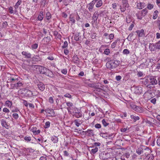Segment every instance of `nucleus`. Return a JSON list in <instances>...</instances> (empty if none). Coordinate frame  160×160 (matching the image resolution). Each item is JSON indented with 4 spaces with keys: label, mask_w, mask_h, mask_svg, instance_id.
<instances>
[{
    "label": "nucleus",
    "mask_w": 160,
    "mask_h": 160,
    "mask_svg": "<svg viewBox=\"0 0 160 160\" xmlns=\"http://www.w3.org/2000/svg\"><path fill=\"white\" fill-rule=\"evenodd\" d=\"M142 79V84L150 88H152L151 85H154L158 83L156 79L152 76L145 77Z\"/></svg>",
    "instance_id": "obj_1"
},
{
    "label": "nucleus",
    "mask_w": 160,
    "mask_h": 160,
    "mask_svg": "<svg viewBox=\"0 0 160 160\" xmlns=\"http://www.w3.org/2000/svg\"><path fill=\"white\" fill-rule=\"evenodd\" d=\"M120 63V61L112 60L108 62L106 64V66L108 68L111 69L117 67Z\"/></svg>",
    "instance_id": "obj_2"
},
{
    "label": "nucleus",
    "mask_w": 160,
    "mask_h": 160,
    "mask_svg": "<svg viewBox=\"0 0 160 160\" xmlns=\"http://www.w3.org/2000/svg\"><path fill=\"white\" fill-rule=\"evenodd\" d=\"M153 91L149 89L146 91L143 94L144 98H152L153 96Z\"/></svg>",
    "instance_id": "obj_3"
},
{
    "label": "nucleus",
    "mask_w": 160,
    "mask_h": 160,
    "mask_svg": "<svg viewBox=\"0 0 160 160\" xmlns=\"http://www.w3.org/2000/svg\"><path fill=\"white\" fill-rule=\"evenodd\" d=\"M90 86L95 88V90L94 91H95L96 92H100L102 90V89L101 88H103V87L101 85H100V87H99V86H98L96 84H91Z\"/></svg>",
    "instance_id": "obj_4"
},
{
    "label": "nucleus",
    "mask_w": 160,
    "mask_h": 160,
    "mask_svg": "<svg viewBox=\"0 0 160 160\" xmlns=\"http://www.w3.org/2000/svg\"><path fill=\"white\" fill-rule=\"evenodd\" d=\"M45 111L49 114L48 116L49 117H53L55 116L54 112L53 109L48 108L46 109Z\"/></svg>",
    "instance_id": "obj_5"
},
{
    "label": "nucleus",
    "mask_w": 160,
    "mask_h": 160,
    "mask_svg": "<svg viewBox=\"0 0 160 160\" xmlns=\"http://www.w3.org/2000/svg\"><path fill=\"white\" fill-rule=\"evenodd\" d=\"M92 1L93 2L94 4L96 3L95 6L97 8L100 7L102 5V0H93Z\"/></svg>",
    "instance_id": "obj_6"
},
{
    "label": "nucleus",
    "mask_w": 160,
    "mask_h": 160,
    "mask_svg": "<svg viewBox=\"0 0 160 160\" xmlns=\"http://www.w3.org/2000/svg\"><path fill=\"white\" fill-rule=\"evenodd\" d=\"M142 88L139 86H136L134 88V92L137 94H140L142 92Z\"/></svg>",
    "instance_id": "obj_7"
},
{
    "label": "nucleus",
    "mask_w": 160,
    "mask_h": 160,
    "mask_svg": "<svg viewBox=\"0 0 160 160\" xmlns=\"http://www.w3.org/2000/svg\"><path fill=\"white\" fill-rule=\"evenodd\" d=\"M129 7V5L128 3H123L122 4V7L121 5L120 6V9L121 11L122 12H123L125 11L126 8H128Z\"/></svg>",
    "instance_id": "obj_8"
},
{
    "label": "nucleus",
    "mask_w": 160,
    "mask_h": 160,
    "mask_svg": "<svg viewBox=\"0 0 160 160\" xmlns=\"http://www.w3.org/2000/svg\"><path fill=\"white\" fill-rule=\"evenodd\" d=\"M37 86L39 89L42 91H43L45 89L44 85L42 82H39L37 83Z\"/></svg>",
    "instance_id": "obj_9"
},
{
    "label": "nucleus",
    "mask_w": 160,
    "mask_h": 160,
    "mask_svg": "<svg viewBox=\"0 0 160 160\" xmlns=\"http://www.w3.org/2000/svg\"><path fill=\"white\" fill-rule=\"evenodd\" d=\"M77 112H74L73 116L76 118H78L82 117V114L80 110L77 109Z\"/></svg>",
    "instance_id": "obj_10"
},
{
    "label": "nucleus",
    "mask_w": 160,
    "mask_h": 160,
    "mask_svg": "<svg viewBox=\"0 0 160 160\" xmlns=\"http://www.w3.org/2000/svg\"><path fill=\"white\" fill-rule=\"evenodd\" d=\"M1 124L2 127H4L8 129L9 128V126L6 121L3 119H2L0 120Z\"/></svg>",
    "instance_id": "obj_11"
},
{
    "label": "nucleus",
    "mask_w": 160,
    "mask_h": 160,
    "mask_svg": "<svg viewBox=\"0 0 160 160\" xmlns=\"http://www.w3.org/2000/svg\"><path fill=\"white\" fill-rule=\"evenodd\" d=\"M41 68H42L43 70L45 69L46 71L45 72H43L42 73H45V75L48 76L50 77H52V72L48 69L46 70V68L41 67Z\"/></svg>",
    "instance_id": "obj_12"
},
{
    "label": "nucleus",
    "mask_w": 160,
    "mask_h": 160,
    "mask_svg": "<svg viewBox=\"0 0 160 160\" xmlns=\"http://www.w3.org/2000/svg\"><path fill=\"white\" fill-rule=\"evenodd\" d=\"M85 133L87 136H88L89 137L94 135L93 131L92 129H88L87 131H85Z\"/></svg>",
    "instance_id": "obj_13"
},
{
    "label": "nucleus",
    "mask_w": 160,
    "mask_h": 160,
    "mask_svg": "<svg viewBox=\"0 0 160 160\" xmlns=\"http://www.w3.org/2000/svg\"><path fill=\"white\" fill-rule=\"evenodd\" d=\"M149 48L151 51H154L157 49L155 43H150L149 45Z\"/></svg>",
    "instance_id": "obj_14"
},
{
    "label": "nucleus",
    "mask_w": 160,
    "mask_h": 160,
    "mask_svg": "<svg viewBox=\"0 0 160 160\" xmlns=\"http://www.w3.org/2000/svg\"><path fill=\"white\" fill-rule=\"evenodd\" d=\"M139 37H142L144 35V31L143 29H141V30H137L136 31Z\"/></svg>",
    "instance_id": "obj_15"
},
{
    "label": "nucleus",
    "mask_w": 160,
    "mask_h": 160,
    "mask_svg": "<svg viewBox=\"0 0 160 160\" xmlns=\"http://www.w3.org/2000/svg\"><path fill=\"white\" fill-rule=\"evenodd\" d=\"M93 2L92 1L87 6V7L88 8L89 11L90 12L92 11V9L94 5Z\"/></svg>",
    "instance_id": "obj_16"
},
{
    "label": "nucleus",
    "mask_w": 160,
    "mask_h": 160,
    "mask_svg": "<svg viewBox=\"0 0 160 160\" xmlns=\"http://www.w3.org/2000/svg\"><path fill=\"white\" fill-rule=\"evenodd\" d=\"M22 54L25 56V57L28 58H30L31 57V54L27 52L23 51L22 52Z\"/></svg>",
    "instance_id": "obj_17"
},
{
    "label": "nucleus",
    "mask_w": 160,
    "mask_h": 160,
    "mask_svg": "<svg viewBox=\"0 0 160 160\" xmlns=\"http://www.w3.org/2000/svg\"><path fill=\"white\" fill-rule=\"evenodd\" d=\"M26 91L25 94L28 97H32L34 96V95H33V93L31 91L28 89H26Z\"/></svg>",
    "instance_id": "obj_18"
},
{
    "label": "nucleus",
    "mask_w": 160,
    "mask_h": 160,
    "mask_svg": "<svg viewBox=\"0 0 160 160\" xmlns=\"http://www.w3.org/2000/svg\"><path fill=\"white\" fill-rule=\"evenodd\" d=\"M74 122L75 123V125L77 127H79L82 123V122L81 120L79 119H77L75 120L74 121Z\"/></svg>",
    "instance_id": "obj_19"
},
{
    "label": "nucleus",
    "mask_w": 160,
    "mask_h": 160,
    "mask_svg": "<svg viewBox=\"0 0 160 160\" xmlns=\"http://www.w3.org/2000/svg\"><path fill=\"white\" fill-rule=\"evenodd\" d=\"M146 158L147 160H153L154 156L152 154H148L147 155Z\"/></svg>",
    "instance_id": "obj_20"
},
{
    "label": "nucleus",
    "mask_w": 160,
    "mask_h": 160,
    "mask_svg": "<svg viewBox=\"0 0 160 160\" xmlns=\"http://www.w3.org/2000/svg\"><path fill=\"white\" fill-rule=\"evenodd\" d=\"M44 17V13L43 12H40L38 17V20H42Z\"/></svg>",
    "instance_id": "obj_21"
},
{
    "label": "nucleus",
    "mask_w": 160,
    "mask_h": 160,
    "mask_svg": "<svg viewBox=\"0 0 160 160\" xmlns=\"http://www.w3.org/2000/svg\"><path fill=\"white\" fill-rule=\"evenodd\" d=\"M134 110L136 112L139 113L142 112L143 111V109L142 108L137 106L136 107Z\"/></svg>",
    "instance_id": "obj_22"
},
{
    "label": "nucleus",
    "mask_w": 160,
    "mask_h": 160,
    "mask_svg": "<svg viewBox=\"0 0 160 160\" xmlns=\"http://www.w3.org/2000/svg\"><path fill=\"white\" fill-rule=\"evenodd\" d=\"M137 6L139 9H141L145 7V3L143 2H140L138 3Z\"/></svg>",
    "instance_id": "obj_23"
},
{
    "label": "nucleus",
    "mask_w": 160,
    "mask_h": 160,
    "mask_svg": "<svg viewBox=\"0 0 160 160\" xmlns=\"http://www.w3.org/2000/svg\"><path fill=\"white\" fill-rule=\"evenodd\" d=\"M80 33H78L76 34L74 37L75 40L76 41H79L81 39V37L80 36Z\"/></svg>",
    "instance_id": "obj_24"
},
{
    "label": "nucleus",
    "mask_w": 160,
    "mask_h": 160,
    "mask_svg": "<svg viewBox=\"0 0 160 160\" xmlns=\"http://www.w3.org/2000/svg\"><path fill=\"white\" fill-rule=\"evenodd\" d=\"M16 88L18 89L19 88V87L22 86L23 84L20 81L18 82L17 83L15 84Z\"/></svg>",
    "instance_id": "obj_25"
},
{
    "label": "nucleus",
    "mask_w": 160,
    "mask_h": 160,
    "mask_svg": "<svg viewBox=\"0 0 160 160\" xmlns=\"http://www.w3.org/2000/svg\"><path fill=\"white\" fill-rule=\"evenodd\" d=\"M79 58L77 55H74L73 57V61L74 63H76L78 61Z\"/></svg>",
    "instance_id": "obj_26"
},
{
    "label": "nucleus",
    "mask_w": 160,
    "mask_h": 160,
    "mask_svg": "<svg viewBox=\"0 0 160 160\" xmlns=\"http://www.w3.org/2000/svg\"><path fill=\"white\" fill-rule=\"evenodd\" d=\"M100 136L106 138L107 137H110L107 133H101L100 134Z\"/></svg>",
    "instance_id": "obj_27"
},
{
    "label": "nucleus",
    "mask_w": 160,
    "mask_h": 160,
    "mask_svg": "<svg viewBox=\"0 0 160 160\" xmlns=\"http://www.w3.org/2000/svg\"><path fill=\"white\" fill-rule=\"evenodd\" d=\"M68 107L67 108V110L69 111V110L70 109V107H72L73 106V104L72 103L70 102H67L66 103Z\"/></svg>",
    "instance_id": "obj_28"
},
{
    "label": "nucleus",
    "mask_w": 160,
    "mask_h": 160,
    "mask_svg": "<svg viewBox=\"0 0 160 160\" xmlns=\"http://www.w3.org/2000/svg\"><path fill=\"white\" fill-rule=\"evenodd\" d=\"M131 118L132 119H133L134 121H136L139 119V117L133 115H131Z\"/></svg>",
    "instance_id": "obj_29"
},
{
    "label": "nucleus",
    "mask_w": 160,
    "mask_h": 160,
    "mask_svg": "<svg viewBox=\"0 0 160 160\" xmlns=\"http://www.w3.org/2000/svg\"><path fill=\"white\" fill-rule=\"evenodd\" d=\"M51 18V14L49 12L46 13V18L47 20H49Z\"/></svg>",
    "instance_id": "obj_30"
},
{
    "label": "nucleus",
    "mask_w": 160,
    "mask_h": 160,
    "mask_svg": "<svg viewBox=\"0 0 160 160\" xmlns=\"http://www.w3.org/2000/svg\"><path fill=\"white\" fill-rule=\"evenodd\" d=\"M158 12L157 10H155L153 13V16L152 18L154 19H155L157 18L158 17Z\"/></svg>",
    "instance_id": "obj_31"
},
{
    "label": "nucleus",
    "mask_w": 160,
    "mask_h": 160,
    "mask_svg": "<svg viewBox=\"0 0 160 160\" xmlns=\"http://www.w3.org/2000/svg\"><path fill=\"white\" fill-rule=\"evenodd\" d=\"M5 104L7 106L10 108L12 106V102L10 101L7 100L5 102Z\"/></svg>",
    "instance_id": "obj_32"
},
{
    "label": "nucleus",
    "mask_w": 160,
    "mask_h": 160,
    "mask_svg": "<svg viewBox=\"0 0 160 160\" xmlns=\"http://www.w3.org/2000/svg\"><path fill=\"white\" fill-rule=\"evenodd\" d=\"M119 41V40H116L115 42H113L111 45V47L112 48H115L116 45L117 43Z\"/></svg>",
    "instance_id": "obj_33"
},
{
    "label": "nucleus",
    "mask_w": 160,
    "mask_h": 160,
    "mask_svg": "<svg viewBox=\"0 0 160 160\" xmlns=\"http://www.w3.org/2000/svg\"><path fill=\"white\" fill-rule=\"evenodd\" d=\"M143 149L141 148H138L136 150L137 153L138 154H141L143 152Z\"/></svg>",
    "instance_id": "obj_34"
},
{
    "label": "nucleus",
    "mask_w": 160,
    "mask_h": 160,
    "mask_svg": "<svg viewBox=\"0 0 160 160\" xmlns=\"http://www.w3.org/2000/svg\"><path fill=\"white\" fill-rule=\"evenodd\" d=\"M51 140L54 143H56L58 142V138L57 137H54L51 138Z\"/></svg>",
    "instance_id": "obj_35"
},
{
    "label": "nucleus",
    "mask_w": 160,
    "mask_h": 160,
    "mask_svg": "<svg viewBox=\"0 0 160 160\" xmlns=\"http://www.w3.org/2000/svg\"><path fill=\"white\" fill-rule=\"evenodd\" d=\"M98 15L99 14L98 13V12H95L93 14V19L97 20L98 18Z\"/></svg>",
    "instance_id": "obj_36"
},
{
    "label": "nucleus",
    "mask_w": 160,
    "mask_h": 160,
    "mask_svg": "<svg viewBox=\"0 0 160 160\" xmlns=\"http://www.w3.org/2000/svg\"><path fill=\"white\" fill-rule=\"evenodd\" d=\"M135 24V23L134 22V21H133L131 23V24L128 28V30L129 31L132 30L133 27H134Z\"/></svg>",
    "instance_id": "obj_37"
},
{
    "label": "nucleus",
    "mask_w": 160,
    "mask_h": 160,
    "mask_svg": "<svg viewBox=\"0 0 160 160\" xmlns=\"http://www.w3.org/2000/svg\"><path fill=\"white\" fill-rule=\"evenodd\" d=\"M33 60L36 61H40L41 60V58L38 56H36L33 58Z\"/></svg>",
    "instance_id": "obj_38"
},
{
    "label": "nucleus",
    "mask_w": 160,
    "mask_h": 160,
    "mask_svg": "<svg viewBox=\"0 0 160 160\" xmlns=\"http://www.w3.org/2000/svg\"><path fill=\"white\" fill-rule=\"evenodd\" d=\"M154 7V5L151 3H148L147 5V8L149 10H151Z\"/></svg>",
    "instance_id": "obj_39"
},
{
    "label": "nucleus",
    "mask_w": 160,
    "mask_h": 160,
    "mask_svg": "<svg viewBox=\"0 0 160 160\" xmlns=\"http://www.w3.org/2000/svg\"><path fill=\"white\" fill-rule=\"evenodd\" d=\"M98 148L96 147L92 149L91 150V152L92 154H95L98 151Z\"/></svg>",
    "instance_id": "obj_40"
},
{
    "label": "nucleus",
    "mask_w": 160,
    "mask_h": 160,
    "mask_svg": "<svg viewBox=\"0 0 160 160\" xmlns=\"http://www.w3.org/2000/svg\"><path fill=\"white\" fill-rule=\"evenodd\" d=\"M102 122L104 127H106L109 125V123L107 122L105 119H103Z\"/></svg>",
    "instance_id": "obj_41"
},
{
    "label": "nucleus",
    "mask_w": 160,
    "mask_h": 160,
    "mask_svg": "<svg viewBox=\"0 0 160 160\" xmlns=\"http://www.w3.org/2000/svg\"><path fill=\"white\" fill-rule=\"evenodd\" d=\"M148 12V10H147V9L146 8H145L142 10L141 13L143 15V13H144V15H143V16H144L145 15H146L147 14Z\"/></svg>",
    "instance_id": "obj_42"
},
{
    "label": "nucleus",
    "mask_w": 160,
    "mask_h": 160,
    "mask_svg": "<svg viewBox=\"0 0 160 160\" xmlns=\"http://www.w3.org/2000/svg\"><path fill=\"white\" fill-rule=\"evenodd\" d=\"M133 33H130L127 38L128 40L130 41H131L132 40V37L133 36Z\"/></svg>",
    "instance_id": "obj_43"
},
{
    "label": "nucleus",
    "mask_w": 160,
    "mask_h": 160,
    "mask_svg": "<svg viewBox=\"0 0 160 160\" xmlns=\"http://www.w3.org/2000/svg\"><path fill=\"white\" fill-rule=\"evenodd\" d=\"M50 123L48 121L46 122L45 125L44 126V128H48L50 126Z\"/></svg>",
    "instance_id": "obj_44"
},
{
    "label": "nucleus",
    "mask_w": 160,
    "mask_h": 160,
    "mask_svg": "<svg viewBox=\"0 0 160 160\" xmlns=\"http://www.w3.org/2000/svg\"><path fill=\"white\" fill-rule=\"evenodd\" d=\"M143 15L141 13H138L136 14V16L139 19H141L142 18V16Z\"/></svg>",
    "instance_id": "obj_45"
},
{
    "label": "nucleus",
    "mask_w": 160,
    "mask_h": 160,
    "mask_svg": "<svg viewBox=\"0 0 160 160\" xmlns=\"http://www.w3.org/2000/svg\"><path fill=\"white\" fill-rule=\"evenodd\" d=\"M144 149L148 152V154H150L152 152V151L149 148L147 147H146L145 148H144Z\"/></svg>",
    "instance_id": "obj_46"
},
{
    "label": "nucleus",
    "mask_w": 160,
    "mask_h": 160,
    "mask_svg": "<svg viewBox=\"0 0 160 160\" xmlns=\"http://www.w3.org/2000/svg\"><path fill=\"white\" fill-rule=\"evenodd\" d=\"M155 44L156 46V49H160V41H158Z\"/></svg>",
    "instance_id": "obj_47"
},
{
    "label": "nucleus",
    "mask_w": 160,
    "mask_h": 160,
    "mask_svg": "<svg viewBox=\"0 0 160 160\" xmlns=\"http://www.w3.org/2000/svg\"><path fill=\"white\" fill-rule=\"evenodd\" d=\"M123 53L125 54H128L130 52L128 49H126L123 50Z\"/></svg>",
    "instance_id": "obj_48"
},
{
    "label": "nucleus",
    "mask_w": 160,
    "mask_h": 160,
    "mask_svg": "<svg viewBox=\"0 0 160 160\" xmlns=\"http://www.w3.org/2000/svg\"><path fill=\"white\" fill-rule=\"evenodd\" d=\"M38 46V45L37 43L34 44L32 45V49H36Z\"/></svg>",
    "instance_id": "obj_49"
},
{
    "label": "nucleus",
    "mask_w": 160,
    "mask_h": 160,
    "mask_svg": "<svg viewBox=\"0 0 160 160\" xmlns=\"http://www.w3.org/2000/svg\"><path fill=\"white\" fill-rule=\"evenodd\" d=\"M43 40L45 41H46V43H47L49 42L50 40V38L49 37H47L46 38H44Z\"/></svg>",
    "instance_id": "obj_50"
},
{
    "label": "nucleus",
    "mask_w": 160,
    "mask_h": 160,
    "mask_svg": "<svg viewBox=\"0 0 160 160\" xmlns=\"http://www.w3.org/2000/svg\"><path fill=\"white\" fill-rule=\"evenodd\" d=\"M8 80H9L10 82H12L14 81H18V79L17 78H15L11 77L8 79Z\"/></svg>",
    "instance_id": "obj_51"
},
{
    "label": "nucleus",
    "mask_w": 160,
    "mask_h": 160,
    "mask_svg": "<svg viewBox=\"0 0 160 160\" xmlns=\"http://www.w3.org/2000/svg\"><path fill=\"white\" fill-rule=\"evenodd\" d=\"M143 73L142 72L139 71L137 73V75L138 77H141L143 76Z\"/></svg>",
    "instance_id": "obj_52"
},
{
    "label": "nucleus",
    "mask_w": 160,
    "mask_h": 160,
    "mask_svg": "<svg viewBox=\"0 0 160 160\" xmlns=\"http://www.w3.org/2000/svg\"><path fill=\"white\" fill-rule=\"evenodd\" d=\"M110 52V50L108 49H106L105 50L104 53L106 55H108Z\"/></svg>",
    "instance_id": "obj_53"
},
{
    "label": "nucleus",
    "mask_w": 160,
    "mask_h": 160,
    "mask_svg": "<svg viewBox=\"0 0 160 160\" xmlns=\"http://www.w3.org/2000/svg\"><path fill=\"white\" fill-rule=\"evenodd\" d=\"M61 72L64 75H66L67 72V70L66 68L63 69L61 70Z\"/></svg>",
    "instance_id": "obj_54"
},
{
    "label": "nucleus",
    "mask_w": 160,
    "mask_h": 160,
    "mask_svg": "<svg viewBox=\"0 0 160 160\" xmlns=\"http://www.w3.org/2000/svg\"><path fill=\"white\" fill-rule=\"evenodd\" d=\"M68 45V42L66 41L64 42V44L63 46H62V47L63 48H66L67 47Z\"/></svg>",
    "instance_id": "obj_55"
},
{
    "label": "nucleus",
    "mask_w": 160,
    "mask_h": 160,
    "mask_svg": "<svg viewBox=\"0 0 160 160\" xmlns=\"http://www.w3.org/2000/svg\"><path fill=\"white\" fill-rule=\"evenodd\" d=\"M32 132L35 134H38L40 133V131L39 130H32Z\"/></svg>",
    "instance_id": "obj_56"
},
{
    "label": "nucleus",
    "mask_w": 160,
    "mask_h": 160,
    "mask_svg": "<svg viewBox=\"0 0 160 160\" xmlns=\"http://www.w3.org/2000/svg\"><path fill=\"white\" fill-rule=\"evenodd\" d=\"M64 96L65 97L71 98H72V96L69 93H67L64 94Z\"/></svg>",
    "instance_id": "obj_57"
},
{
    "label": "nucleus",
    "mask_w": 160,
    "mask_h": 160,
    "mask_svg": "<svg viewBox=\"0 0 160 160\" xmlns=\"http://www.w3.org/2000/svg\"><path fill=\"white\" fill-rule=\"evenodd\" d=\"M68 16V14L65 12H63L62 14V17L64 18H66Z\"/></svg>",
    "instance_id": "obj_58"
},
{
    "label": "nucleus",
    "mask_w": 160,
    "mask_h": 160,
    "mask_svg": "<svg viewBox=\"0 0 160 160\" xmlns=\"http://www.w3.org/2000/svg\"><path fill=\"white\" fill-rule=\"evenodd\" d=\"M13 117L15 119H17L18 118V115L17 113H13L12 114Z\"/></svg>",
    "instance_id": "obj_59"
},
{
    "label": "nucleus",
    "mask_w": 160,
    "mask_h": 160,
    "mask_svg": "<svg viewBox=\"0 0 160 160\" xmlns=\"http://www.w3.org/2000/svg\"><path fill=\"white\" fill-rule=\"evenodd\" d=\"M49 102L50 103H53L54 102V100L53 98L52 97H50L49 99Z\"/></svg>",
    "instance_id": "obj_60"
},
{
    "label": "nucleus",
    "mask_w": 160,
    "mask_h": 160,
    "mask_svg": "<svg viewBox=\"0 0 160 160\" xmlns=\"http://www.w3.org/2000/svg\"><path fill=\"white\" fill-rule=\"evenodd\" d=\"M137 106L135 105L134 104H131L130 105V107L132 108V109H133L134 110H135V109L136 108V107Z\"/></svg>",
    "instance_id": "obj_61"
},
{
    "label": "nucleus",
    "mask_w": 160,
    "mask_h": 160,
    "mask_svg": "<svg viewBox=\"0 0 160 160\" xmlns=\"http://www.w3.org/2000/svg\"><path fill=\"white\" fill-rule=\"evenodd\" d=\"M22 101L23 103L24 104V105L26 107H28V103L27 101L24 100H22Z\"/></svg>",
    "instance_id": "obj_62"
},
{
    "label": "nucleus",
    "mask_w": 160,
    "mask_h": 160,
    "mask_svg": "<svg viewBox=\"0 0 160 160\" xmlns=\"http://www.w3.org/2000/svg\"><path fill=\"white\" fill-rule=\"evenodd\" d=\"M8 11L10 13H12L13 12L12 8L11 7H10L9 8Z\"/></svg>",
    "instance_id": "obj_63"
},
{
    "label": "nucleus",
    "mask_w": 160,
    "mask_h": 160,
    "mask_svg": "<svg viewBox=\"0 0 160 160\" xmlns=\"http://www.w3.org/2000/svg\"><path fill=\"white\" fill-rule=\"evenodd\" d=\"M114 36V35L113 34H112V33L110 34L109 35V39L110 40L112 39L113 38Z\"/></svg>",
    "instance_id": "obj_64"
}]
</instances>
